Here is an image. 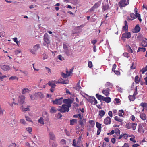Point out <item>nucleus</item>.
Here are the masks:
<instances>
[{"mask_svg":"<svg viewBox=\"0 0 147 147\" xmlns=\"http://www.w3.org/2000/svg\"><path fill=\"white\" fill-rule=\"evenodd\" d=\"M59 83V82H54L53 81H50L49 82L48 84H48L50 86H51L52 88H55L56 86L55 83Z\"/></svg>","mask_w":147,"mask_h":147,"instance_id":"2eb2a0df","label":"nucleus"},{"mask_svg":"<svg viewBox=\"0 0 147 147\" xmlns=\"http://www.w3.org/2000/svg\"><path fill=\"white\" fill-rule=\"evenodd\" d=\"M116 67V65L115 64H114L113 66V67L112 69V70L113 71L114 70H115V69Z\"/></svg>","mask_w":147,"mask_h":147,"instance_id":"69168bd1","label":"nucleus"},{"mask_svg":"<svg viewBox=\"0 0 147 147\" xmlns=\"http://www.w3.org/2000/svg\"><path fill=\"white\" fill-rule=\"evenodd\" d=\"M25 97L23 95L19 97V104H22L25 103Z\"/></svg>","mask_w":147,"mask_h":147,"instance_id":"4468645a","label":"nucleus"},{"mask_svg":"<svg viewBox=\"0 0 147 147\" xmlns=\"http://www.w3.org/2000/svg\"><path fill=\"white\" fill-rule=\"evenodd\" d=\"M128 51L131 53H132L133 52V51L131 49L130 47L129 46H128Z\"/></svg>","mask_w":147,"mask_h":147,"instance_id":"bf43d9fd","label":"nucleus"},{"mask_svg":"<svg viewBox=\"0 0 147 147\" xmlns=\"http://www.w3.org/2000/svg\"><path fill=\"white\" fill-rule=\"evenodd\" d=\"M88 66L90 68H91L93 66L92 63L91 61H89L88 62Z\"/></svg>","mask_w":147,"mask_h":147,"instance_id":"09e8293b","label":"nucleus"},{"mask_svg":"<svg viewBox=\"0 0 147 147\" xmlns=\"http://www.w3.org/2000/svg\"><path fill=\"white\" fill-rule=\"evenodd\" d=\"M73 70V69H70L69 71H68L67 70H66V74H69V76L70 75V74L72 73Z\"/></svg>","mask_w":147,"mask_h":147,"instance_id":"c03bdc74","label":"nucleus"},{"mask_svg":"<svg viewBox=\"0 0 147 147\" xmlns=\"http://www.w3.org/2000/svg\"><path fill=\"white\" fill-rule=\"evenodd\" d=\"M26 130L28 131L29 133H30L32 131V128L30 127H28L26 129Z\"/></svg>","mask_w":147,"mask_h":147,"instance_id":"864d4df0","label":"nucleus"},{"mask_svg":"<svg viewBox=\"0 0 147 147\" xmlns=\"http://www.w3.org/2000/svg\"><path fill=\"white\" fill-rule=\"evenodd\" d=\"M86 119L82 118L79 120V123L81 126H84V125L86 124Z\"/></svg>","mask_w":147,"mask_h":147,"instance_id":"a211bd4d","label":"nucleus"},{"mask_svg":"<svg viewBox=\"0 0 147 147\" xmlns=\"http://www.w3.org/2000/svg\"><path fill=\"white\" fill-rule=\"evenodd\" d=\"M63 102L65 104V105L67 106L70 107H71V104L73 101L70 99L69 98L63 100Z\"/></svg>","mask_w":147,"mask_h":147,"instance_id":"1a4fd4ad","label":"nucleus"},{"mask_svg":"<svg viewBox=\"0 0 147 147\" xmlns=\"http://www.w3.org/2000/svg\"><path fill=\"white\" fill-rule=\"evenodd\" d=\"M73 146L74 147H80L82 145L81 142H80V139L76 141L74 139L73 140Z\"/></svg>","mask_w":147,"mask_h":147,"instance_id":"6e6552de","label":"nucleus"},{"mask_svg":"<svg viewBox=\"0 0 147 147\" xmlns=\"http://www.w3.org/2000/svg\"><path fill=\"white\" fill-rule=\"evenodd\" d=\"M61 75L64 78H66L67 77L69 76V74H65L63 73H61Z\"/></svg>","mask_w":147,"mask_h":147,"instance_id":"49530a36","label":"nucleus"},{"mask_svg":"<svg viewBox=\"0 0 147 147\" xmlns=\"http://www.w3.org/2000/svg\"><path fill=\"white\" fill-rule=\"evenodd\" d=\"M48 56L46 54H44L43 56V59L44 60L46 59H47Z\"/></svg>","mask_w":147,"mask_h":147,"instance_id":"774afa93","label":"nucleus"},{"mask_svg":"<svg viewBox=\"0 0 147 147\" xmlns=\"http://www.w3.org/2000/svg\"><path fill=\"white\" fill-rule=\"evenodd\" d=\"M15 79L18 80V77L16 76H12L9 78V80H13Z\"/></svg>","mask_w":147,"mask_h":147,"instance_id":"ea45409f","label":"nucleus"},{"mask_svg":"<svg viewBox=\"0 0 147 147\" xmlns=\"http://www.w3.org/2000/svg\"><path fill=\"white\" fill-rule=\"evenodd\" d=\"M96 96L98 100L105 101L107 103H109L111 101V98L109 97H105L98 94H96Z\"/></svg>","mask_w":147,"mask_h":147,"instance_id":"f03ea898","label":"nucleus"},{"mask_svg":"<svg viewBox=\"0 0 147 147\" xmlns=\"http://www.w3.org/2000/svg\"><path fill=\"white\" fill-rule=\"evenodd\" d=\"M131 37V34L129 32L125 33L122 34V37L125 38H129Z\"/></svg>","mask_w":147,"mask_h":147,"instance_id":"aec40b11","label":"nucleus"},{"mask_svg":"<svg viewBox=\"0 0 147 147\" xmlns=\"http://www.w3.org/2000/svg\"><path fill=\"white\" fill-rule=\"evenodd\" d=\"M129 0H121L119 2V5L121 7H125L129 4Z\"/></svg>","mask_w":147,"mask_h":147,"instance_id":"20e7f679","label":"nucleus"},{"mask_svg":"<svg viewBox=\"0 0 147 147\" xmlns=\"http://www.w3.org/2000/svg\"><path fill=\"white\" fill-rule=\"evenodd\" d=\"M109 8V6L108 5H104L102 6V9L104 11L107 10Z\"/></svg>","mask_w":147,"mask_h":147,"instance_id":"c756f323","label":"nucleus"},{"mask_svg":"<svg viewBox=\"0 0 147 147\" xmlns=\"http://www.w3.org/2000/svg\"><path fill=\"white\" fill-rule=\"evenodd\" d=\"M45 68L47 70V71L48 72V73L50 74L51 73V70L50 69L47 67H45Z\"/></svg>","mask_w":147,"mask_h":147,"instance_id":"338daca9","label":"nucleus"},{"mask_svg":"<svg viewBox=\"0 0 147 147\" xmlns=\"http://www.w3.org/2000/svg\"><path fill=\"white\" fill-rule=\"evenodd\" d=\"M63 98L62 97L56 99L55 100H52V102L54 105H61L63 102Z\"/></svg>","mask_w":147,"mask_h":147,"instance_id":"423d86ee","label":"nucleus"},{"mask_svg":"<svg viewBox=\"0 0 147 147\" xmlns=\"http://www.w3.org/2000/svg\"><path fill=\"white\" fill-rule=\"evenodd\" d=\"M30 90L26 88H24L22 90V93L23 94H25L27 93H28Z\"/></svg>","mask_w":147,"mask_h":147,"instance_id":"7c9ffc66","label":"nucleus"},{"mask_svg":"<svg viewBox=\"0 0 147 147\" xmlns=\"http://www.w3.org/2000/svg\"><path fill=\"white\" fill-rule=\"evenodd\" d=\"M125 26L123 27V30L127 31L128 30L127 23L126 21H124Z\"/></svg>","mask_w":147,"mask_h":147,"instance_id":"a878e982","label":"nucleus"},{"mask_svg":"<svg viewBox=\"0 0 147 147\" xmlns=\"http://www.w3.org/2000/svg\"><path fill=\"white\" fill-rule=\"evenodd\" d=\"M136 94V93L134 92L133 95H130L129 96V98L130 101H133L135 99L134 96Z\"/></svg>","mask_w":147,"mask_h":147,"instance_id":"bb28decb","label":"nucleus"},{"mask_svg":"<svg viewBox=\"0 0 147 147\" xmlns=\"http://www.w3.org/2000/svg\"><path fill=\"white\" fill-rule=\"evenodd\" d=\"M109 88H106L102 91V93L106 96H108L109 94Z\"/></svg>","mask_w":147,"mask_h":147,"instance_id":"412c9836","label":"nucleus"},{"mask_svg":"<svg viewBox=\"0 0 147 147\" xmlns=\"http://www.w3.org/2000/svg\"><path fill=\"white\" fill-rule=\"evenodd\" d=\"M140 80V79L138 76H136L135 77V82L137 83H138Z\"/></svg>","mask_w":147,"mask_h":147,"instance_id":"5fc2aeb1","label":"nucleus"},{"mask_svg":"<svg viewBox=\"0 0 147 147\" xmlns=\"http://www.w3.org/2000/svg\"><path fill=\"white\" fill-rule=\"evenodd\" d=\"M147 105V104L146 103H141L140 104V106L143 107H146Z\"/></svg>","mask_w":147,"mask_h":147,"instance_id":"680f3d73","label":"nucleus"},{"mask_svg":"<svg viewBox=\"0 0 147 147\" xmlns=\"http://www.w3.org/2000/svg\"><path fill=\"white\" fill-rule=\"evenodd\" d=\"M57 110V109H56L54 107H52L50 110V112L51 113H54L56 112Z\"/></svg>","mask_w":147,"mask_h":147,"instance_id":"cd10ccee","label":"nucleus"},{"mask_svg":"<svg viewBox=\"0 0 147 147\" xmlns=\"http://www.w3.org/2000/svg\"><path fill=\"white\" fill-rule=\"evenodd\" d=\"M66 141L65 139H62L60 141V143L61 144L64 146L66 144Z\"/></svg>","mask_w":147,"mask_h":147,"instance_id":"c9c22d12","label":"nucleus"},{"mask_svg":"<svg viewBox=\"0 0 147 147\" xmlns=\"http://www.w3.org/2000/svg\"><path fill=\"white\" fill-rule=\"evenodd\" d=\"M111 118L109 117H107L105 119L104 122L105 124L108 125L110 124L111 123Z\"/></svg>","mask_w":147,"mask_h":147,"instance_id":"ddd939ff","label":"nucleus"},{"mask_svg":"<svg viewBox=\"0 0 147 147\" xmlns=\"http://www.w3.org/2000/svg\"><path fill=\"white\" fill-rule=\"evenodd\" d=\"M25 118H26V120L27 121L32 122V121L31 119V118L29 117L26 115L25 116Z\"/></svg>","mask_w":147,"mask_h":147,"instance_id":"a19ab883","label":"nucleus"},{"mask_svg":"<svg viewBox=\"0 0 147 147\" xmlns=\"http://www.w3.org/2000/svg\"><path fill=\"white\" fill-rule=\"evenodd\" d=\"M69 107L66 105H63L61 107V108L57 109L58 111H60L61 113H64L66 112H68L69 111Z\"/></svg>","mask_w":147,"mask_h":147,"instance_id":"7ed1b4c3","label":"nucleus"},{"mask_svg":"<svg viewBox=\"0 0 147 147\" xmlns=\"http://www.w3.org/2000/svg\"><path fill=\"white\" fill-rule=\"evenodd\" d=\"M88 102L92 104L95 105L97 103L96 100L94 97H90L88 99Z\"/></svg>","mask_w":147,"mask_h":147,"instance_id":"9b49d317","label":"nucleus"},{"mask_svg":"<svg viewBox=\"0 0 147 147\" xmlns=\"http://www.w3.org/2000/svg\"><path fill=\"white\" fill-rule=\"evenodd\" d=\"M115 120L116 121H117L121 122L123 121V119L121 118L120 117H119L118 116H115Z\"/></svg>","mask_w":147,"mask_h":147,"instance_id":"c85d7f7f","label":"nucleus"},{"mask_svg":"<svg viewBox=\"0 0 147 147\" xmlns=\"http://www.w3.org/2000/svg\"><path fill=\"white\" fill-rule=\"evenodd\" d=\"M81 88V87L80 85H77L76 87V90H79Z\"/></svg>","mask_w":147,"mask_h":147,"instance_id":"052dcab7","label":"nucleus"},{"mask_svg":"<svg viewBox=\"0 0 147 147\" xmlns=\"http://www.w3.org/2000/svg\"><path fill=\"white\" fill-rule=\"evenodd\" d=\"M114 137L116 139H121L123 136V135L121 134L119 135V136H114Z\"/></svg>","mask_w":147,"mask_h":147,"instance_id":"de8ad7c7","label":"nucleus"},{"mask_svg":"<svg viewBox=\"0 0 147 147\" xmlns=\"http://www.w3.org/2000/svg\"><path fill=\"white\" fill-rule=\"evenodd\" d=\"M56 116L57 118H60L62 117V115L60 113H59L56 115Z\"/></svg>","mask_w":147,"mask_h":147,"instance_id":"e2e57ef3","label":"nucleus"},{"mask_svg":"<svg viewBox=\"0 0 147 147\" xmlns=\"http://www.w3.org/2000/svg\"><path fill=\"white\" fill-rule=\"evenodd\" d=\"M6 77L5 75L3 76L1 72H0V80H2L4 78Z\"/></svg>","mask_w":147,"mask_h":147,"instance_id":"a18cd8bd","label":"nucleus"},{"mask_svg":"<svg viewBox=\"0 0 147 147\" xmlns=\"http://www.w3.org/2000/svg\"><path fill=\"white\" fill-rule=\"evenodd\" d=\"M147 71V65L145 67L143 68L140 71V72L142 73V74H144V72Z\"/></svg>","mask_w":147,"mask_h":147,"instance_id":"4c0bfd02","label":"nucleus"},{"mask_svg":"<svg viewBox=\"0 0 147 147\" xmlns=\"http://www.w3.org/2000/svg\"><path fill=\"white\" fill-rule=\"evenodd\" d=\"M77 120L76 119H74L70 121V125H74L75 123H77Z\"/></svg>","mask_w":147,"mask_h":147,"instance_id":"2f4dec72","label":"nucleus"},{"mask_svg":"<svg viewBox=\"0 0 147 147\" xmlns=\"http://www.w3.org/2000/svg\"><path fill=\"white\" fill-rule=\"evenodd\" d=\"M44 42L43 43V45H44L46 46V45H48L50 43L49 36L47 33H45L44 35Z\"/></svg>","mask_w":147,"mask_h":147,"instance_id":"0eeeda50","label":"nucleus"},{"mask_svg":"<svg viewBox=\"0 0 147 147\" xmlns=\"http://www.w3.org/2000/svg\"><path fill=\"white\" fill-rule=\"evenodd\" d=\"M124 115V111L123 110H119V116L123 117Z\"/></svg>","mask_w":147,"mask_h":147,"instance_id":"72a5a7b5","label":"nucleus"},{"mask_svg":"<svg viewBox=\"0 0 147 147\" xmlns=\"http://www.w3.org/2000/svg\"><path fill=\"white\" fill-rule=\"evenodd\" d=\"M136 125L137 124L136 123H129L125 125V127L126 128L129 129L132 128L133 130H134L136 129Z\"/></svg>","mask_w":147,"mask_h":147,"instance_id":"39448f33","label":"nucleus"},{"mask_svg":"<svg viewBox=\"0 0 147 147\" xmlns=\"http://www.w3.org/2000/svg\"><path fill=\"white\" fill-rule=\"evenodd\" d=\"M130 17L131 18H127V20L128 21H131L134 19L136 18H137V15L136 14H135L133 13H131L130 14Z\"/></svg>","mask_w":147,"mask_h":147,"instance_id":"dca6fc26","label":"nucleus"},{"mask_svg":"<svg viewBox=\"0 0 147 147\" xmlns=\"http://www.w3.org/2000/svg\"><path fill=\"white\" fill-rule=\"evenodd\" d=\"M78 118L80 119H82L83 118V114L80 113L78 114Z\"/></svg>","mask_w":147,"mask_h":147,"instance_id":"3c124183","label":"nucleus"},{"mask_svg":"<svg viewBox=\"0 0 147 147\" xmlns=\"http://www.w3.org/2000/svg\"><path fill=\"white\" fill-rule=\"evenodd\" d=\"M140 28L139 25L137 24L133 32L135 33H138L140 31Z\"/></svg>","mask_w":147,"mask_h":147,"instance_id":"5701e85b","label":"nucleus"},{"mask_svg":"<svg viewBox=\"0 0 147 147\" xmlns=\"http://www.w3.org/2000/svg\"><path fill=\"white\" fill-rule=\"evenodd\" d=\"M146 50V48L144 47H139L137 50V52H138L139 51L144 52Z\"/></svg>","mask_w":147,"mask_h":147,"instance_id":"58836bf2","label":"nucleus"},{"mask_svg":"<svg viewBox=\"0 0 147 147\" xmlns=\"http://www.w3.org/2000/svg\"><path fill=\"white\" fill-rule=\"evenodd\" d=\"M49 135L50 138L53 140H55V136L53 133L50 132L49 133Z\"/></svg>","mask_w":147,"mask_h":147,"instance_id":"393cba45","label":"nucleus"},{"mask_svg":"<svg viewBox=\"0 0 147 147\" xmlns=\"http://www.w3.org/2000/svg\"><path fill=\"white\" fill-rule=\"evenodd\" d=\"M58 58L61 61H62L64 59L63 57H62L61 55H59L58 56Z\"/></svg>","mask_w":147,"mask_h":147,"instance_id":"603ef678","label":"nucleus"},{"mask_svg":"<svg viewBox=\"0 0 147 147\" xmlns=\"http://www.w3.org/2000/svg\"><path fill=\"white\" fill-rule=\"evenodd\" d=\"M30 107L29 106H27L26 107H24L22 105L20 107L21 110L22 111H29L30 110L29 107Z\"/></svg>","mask_w":147,"mask_h":147,"instance_id":"6ab92c4d","label":"nucleus"},{"mask_svg":"<svg viewBox=\"0 0 147 147\" xmlns=\"http://www.w3.org/2000/svg\"><path fill=\"white\" fill-rule=\"evenodd\" d=\"M63 52L67 56H70L72 54V51L70 46L68 44H63Z\"/></svg>","mask_w":147,"mask_h":147,"instance_id":"f257e3e1","label":"nucleus"},{"mask_svg":"<svg viewBox=\"0 0 147 147\" xmlns=\"http://www.w3.org/2000/svg\"><path fill=\"white\" fill-rule=\"evenodd\" d=\"M105 86L106 87H111L112 85L110 82H107L105 84Z\"/></svg>","mask_w":147,"mask_h":147,"instance_id":"13d9d810","label":"nucleus"},{"mask_svg":"<svg viewBox=\"0 0 147 147\" xmlns=\"http://www.w3.org/2000/svg\"><path fill=\"white\" fill-rule=\"evenodd\" d=\"M38 122L41 124L44 125V119L42 117H40L38 121Z\"/></svg>","mask_w":147,"mask_h":147,"instance_id":"473e14b6","label":"nucleus"},{"mask_svg":"<svg viewBox=\"0 0 147 147\" xmlns=\"http://www.w3.org/2000/svg\"><path fill=\"white\" fill-rule=\"evenodd\" d=\"M140 118L142 120H145L146 119L147 117L145 113L143 112H141L140 113Z\"/></svg>","mask_w":147,"mask_h":147,"instance_id":"f3484780","label":"nucleus"},{"mask_svg":"<svg viewBox=\"0 0 147 147\" xmlns=\"http://www.w3.org/2000/svg\"><path fill=\"white\" fill-rule=\"evenodd\" d=\"M30 96L31 99L32 100L36 99V97L34 95H30Z\"/></svg>","mask_w":147,"mask_h":147,"instance_id":"4d7b16f0","label":"nucleus"},{"mask_svg":"<svg viewBox=\"0 0 147 147\" xmlns=\"http://www.w3.org/2000/svg\"><path fill=\"white\" fill-rule=\"evenodd\" d=\"M141 45L144 47L147 46V39L145 38H143L141 43Z\"/></svg>","mask_w":147,"mask_h":147,"instance_id":"b1692460","label":"nucleus"},{"mask_svg":"<svg viewBox=\"0 0 147 147\" xmlns=\"http://www.w3.org/2000/svg\"><path fill=\"white\" fill-rule=\"evenodd\" d=\"M130 140L131 141L134 143H136V141L135 140V137L133 136V137L131 138H130Z\"/></svg>","mask_w":147,"mask_h":147,"instance_id":"6e6d98bb","label":"nucleus"},{"mask_svg":"<svg viewBox=\"0 0 147 147\" xmlns=\"http://www.w3.org/2000/svg\"><path fill=\"white\" fill-rule=\"evenodd\" d=\"M134 13L135 14L137 15V18H138V19L140 21H142V19L140 18V14H139L137 13L138 11L137 9L136 8H135L134 9Z\"/></svg>","mask_w":147,"mask_h":147,"instance_id":"4be33fe9","label":"nucleus"},{"mask_svg":"<svg viewBox=\"0 0 147 147\" xmlns=\"http://www.w3.org/2000/svg\"><path fill=\"white\" fill-rule=\"evenodd\" d=\"M100 3L99 2L96 3L93 6L95 9L98 8L100 6Z\"/></svg>","mask_w":147,"mask_h":147,"instance_id":"79ce46f5","label":"nucleus"},{"mask_svg":"<svg viewBox=\"0 0 147 147\" xmlns=\"http://www.w3.org/2000/svg\"><path fill=\"white\" fill-rule=\"evenodd\" d=\"M40 48V45L37 44L34 45L33 47V49L30 50V52L33 54H35L36 51L38 50Z\"/></svg>","mask_w":147,"mask_h":147,"instance_id":"9d476101","label":"nucleus"},{"mask_svg":"<svg viewBox=\"0 0 147 147\" xmlns=\"http://www.w3.org/2000/svg\"><path fill=\"white\" fill-rule=\"evenodd\" d=\"M89 123H90V127H93L95 125V122L93 120H89Z\"/></svg>","mask_w":147,"mask_h":147,"instance_id":"f704fd0d","label":"nucleus"},{"mask_svg":"<svg viewBox=\"0 0 147 147\" xmlns=\"http://www.w3.org/2000/svg\"><path fill=\"white\" fill-rule=\"evenodd\" d=\"M99 115L101 117H103L105 113V111L103 110L100 111H99Z\"/></svg>","mask_w":147,"mask_h":147,"instance_id":"e433bc0d","label":"nucleus"},{"mask_svg":"<svg viewBox=\"0 0 147 147\" xmlns=\"http://www.w3.org/2000/svg\"><path fill=\"white\" fill-rule=\"evenodd\" d=\"M1 69L5 71H7L10 69V67L9 65H6L1 64L0 65Z\"/></svg>","mask_w":147,"mask_h":147,"instance_id":"f8f14e48","label":"nucleus"},{"mask_svg":"<svg viewBox=\"0 0 147 147\" xmlns=\"http://www.w3.org/2000/svg\"><path fill=\"white\" fill-rule=\"evenodd\" d=\"M108 115L111 117H113L112 111H109L108 112Z\"/></svg>","mask_w":147,"mask_h":147,"instance_id":"0e129e2a","label":"nucleus"},{"mask_svg":"<svg viewBox=\"0 0 147 147\" xmlns=\"http://www.w3.org/2000/svg\"><path fill=\"white\" fill-rule=\"evenodd\" d=\"M20 123L23 124H26V122L24 119H21L20 120Z\"/></svg>","mask_w":147,"mask_h":147,"instance_id":"8fccbe9b","label":"nucleus"},{"mask_svg":"<svg viewBox=\"0 0 147 147\" xmlns=\"http://www.w3.org/2000/svg\"><path fill=\"white\" fill-rule=\"evenodd\" d=\"M96 127L98 129H101V124L98 123L96 122Z\"/></svg>","mask_w":147,"mask_h":147,"instance_id":"37998d69","label":"nucleus"}]
</instances>
